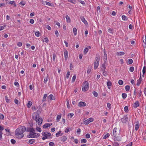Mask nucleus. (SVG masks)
I'll list each match as a JSON object with an SVG mask.
<instances>
[{
    "mask_svg": "<svg viewBox=\"0 0 146 146\" xmlns=\"http://www.w3.org/2000/svg\"><path fill=\"white\" fill-rule=\"evenodd\" d=\"M26 128L24 126H20L15 130V133L16 137L19 139H21L24 136L23 133L25 131Z\"/></svg>",
    "mask_w": 146,
    "mask_h": 146,
    "instance_id": "nucleus-1",
    "label": "nucleus"
},
{
    "mask_svg": "<svg viewBox=\"0 0 146 146\" xmlns=\"http://www.w3.org/2000/svg\"><path fill=\"white\" fill-rule=\"evenodd\" d=\"M33 118L36 121V126L37 125L40 126L41 125L42 122V118L39 117L38 114H34L33 115Z\"/></svg>",
    "mask_w": 146,
    "mask_h": 146,
    "instance_id": "nucleus-2",
    "label": "nucleus"
},
{
    "mask_svg": "<svg viewBox=\"0 0 146 146\" xmlns=\"http://www.w3.org/2000/svg\"><path fill=\"white\" fill-rule=\"evenodd\" d=\"M42 135L43 136L42 138V139L43 140H44L47 139H51L52 138L51 134L47 132H42Z\"/></svg>",
    "mask_w": 146,
    "mask_h": 146,
    "instance_id": "nucleus-3",
    "label": "nucleus"
},
{
    "mask_svg": "<svg viewBox=\"0 0 146 146\" xmlns=\"http://www.w3.org/2000/svg\"><path fill=\"white\" fill-rule=\"evenodd\" d=\"M89 88V83L87 81H85L83 84L82 90L84 92L87 91Z\"/></svg>",
    "mask_w": 146,
    "mask_h": 146,
    "instance_id": "nucleus-4",
    "label": "nucleus"
},
{
    "mask_svg": "<svg viewBox=\"0 0 146 146\" xmlns=\"http://www.w3.org/2000/svg\"><path fill=\"white\" fill-rule=\"evenodd\" d=\"M29 135L31 138H37L40 136V134L38 133H34L29 134Z\"/></svg>",
    "mask_w": 146,
    "mask_h": 146,
    "instance_id": "nucleus-5",
    "label": "nucleus"
},
{
    "mask_svg": "<svg viewBox=\"0 0 146 146\" xmlns=\"http://www.w3.org/2000/svg\"><path fill=\"white\" fill-rule=\"evenodd\" d=\"M94 121V119L93 118H90L84 121V123L86 125L89 124L91 122H92Z\"/></svg>",
    "mask_w": 146,
    "mask_h": 146,
    "instance_id": "nucleus-6",
    "label": "nucleus"
},
{
    "mask_svg": "<svg viewBox=\"0 0 146 146\" xmlns=\"http://www.w3.org/2000/svg\"><path fill=\"white\" fill-rule=\"evenodd\" d=\"M143 39V42L144 43V47L146 48V36H143V37L142 38ZM146 59L145 58V60L144 61V63L145 64L146 63Z\"/></svg>",
    "mask_w": 146,
    "mask_h": 146,
    "instance_id": "nucleus-7",
    "label": "nucleus"
},
{
    "mask_svg": "<svg viewBox=\"0 0 146 146\" xmlns=\"http://www.w3.org/2000/svg\"><path fill=\"white\" fill-rule=\"evenodd\" d=\"M86 104L85 102H80L78 103V106L81 108H82L85 106H86Z\"/></svg>",
    "mask_w": 146,
    "mask_h": 146,
    "instance_id": "nucleus-8",
    "label": "nucleus"
},
{
    "mask_svg": "<svg viewBox=\"0 0 146 146\" xmlns=\"http://www.w3.org/2000/svg\"><path fill=\"white\" fill-rule=\"evenodd\" d=\"M52 125V123H45L44 125L42 127L46 129L47 128L49 127L50 126H51Z\"/></svg>",
    "mask_w": 146,
    "mask_h": 146,
    "instance_id": "nucleus-9",
    "label": "nucleus"
},
{
    "mask_svg": "<svg viewBox=\"0 0 146 146\" xmlns=\"http://www.w3.org/2000/svg\"><path fill=\"white\" fill-rule=\"evenodd\" d=\"M128 119V117L127 116H125L123 118L121 119V121L123 123H125Z\"/></svg>",
    "mask_w": 146,
    "mask_h": 146,
    "instance_id": "nucleus-10",
    "label": "nucleus"
},
{
    "mask_svg": "<svg viewBox=\"0 0 146 146\" xmlns=\"http://www.w3.org/2000/svg\"><path fill=\"white\" fill-rule=\"evenodd\" d=\"M142 81V79L141 78V73H140V77L138 80H137V85L138 86H139L141 84V82Z\"/></svg>",
    "mask_w": 146,
    "mask_h": 146,
    "instance_id": "nucleus-11",
    "label": "nucleus"
},
{
    "mask_svg": "<svg viewBox=\"0 0 146 146\" xmlns=\"http://www.w3.org/2000/svg\"><path fill=\"white\" fill-rule=\"evenodd\" d=\"M117 128L116 127H115L113 129V135L114 137H116L117 135Z\"/></svg>",
    "mask_w": 146,
    "mask_h": 146,
    "instance_id": "nucleus-12",
    "label": "nucleus"
},
{
    "mask_svg": "<svg viewBox=\"0 0 146 146\" xmlns=\"http://www.w3.org/2000/svg\"><path fill=\"white\" fill-rule=\"evenodd\" d=\"M100 57L97 56L95 60V64H98L100 61Z\"/></svg>",
    "mask_w": 146,
    "mask_h": 146,
    "instance_id": "nucleus-13",
    "label": "nucleus"
},
{
    "mask_svg": "<svg viewBox=\"0 0 146 146\" xmlns=\"http://www.w3.org/2000/svg\"><path fill=\"white\" fill-rule=\"evenodd\" d=\"M64 56L65 57V59H67L68 57V51H67L65 49L64 50Z\"/></svg>",
    "mask_w": 146,
    "mask_h": 146,
    "instance_id": "nucleus-14",
    "label": "nucleus"
},
{
    "mask_svg": "<svg viewBox=\"0 0 146 146\" xmlns=\"http://www.w3.org/2000/svg\"><path fill=\"white\" fill-rule=\"evenodd\" d=\"M107 85L108 86V89H110V87L112 86L111 82L110 81H108L107 83Z\"/></svg>",
    "mask_w": 146,
    "mask_h": 146,
    "instance_id": "nucleus-15",
    "label": "nucleus"
},
{
    "mask_svg": "<svg viewBox=\"0 0 146 146\" xmlns=\"http://www.w3.org/2000/svg\"><path fill=\"white\" fill-rule=\"evenodd\" d=\"M48 99H49L50 100H55V98L54 97L53 95L51 94L48 97Z\"/></svg>",
    "mask_w": 146,
    "mask_h": 146,
    "instance_id": "nucleus-16",
    "label": "nucleus"
},
{
    "mask_svg": "<svg viewBox=\"0 0 146 146\" xmlns=\"http://www.w3.org/2000/svg\"><path fill=\"white\" fill-rule=\"evenodd\" d=\"M81 19L82 22H83L85 25L88 24L87 21L85 20V19L84 17H82L81 18Z\"/></svg>",
    "mask_w": 146,
    "mask_h": 146,
    "instance_id": "nucleus-17",
    "label": "nucleus"
},
{
    "mask_svg": "<svg viewBox=\"0 0 146 146\" xmlns=\"http://www.w3.org/2000/svg\"><path fill=\"white\" fill-rule=\"evenodd\" d=\"M27 131H29L30 132V134H31L32 133H34L35 131V130L33 128H30L29 130H27Z\"/></svg>",
    "mask_w": 146,
    "mask_h": 146,
    "instance_id": "nucleus-18",
    "label": "nucleus"
},
{
    "mask_svg": "<svg viewBox=\"0 0 146 146\" xmlns=\"http://www.w3.org/2000/svg\"><path fill=\"white\" fill-rule=\"evenodd\" d=\"M139 126V123L138 122L136 123L135 125V129L136 131H137L138 129Z\"/></svg>",
    "mask_w": 146,
    "mask_h": 146,
    "instance_id": "nucleus-19",
    "label": "nucleus"
},
{
    "mask_svg": "<svg viewBox=\"0 0 146 146\" xmlns=\"http://www.w3.org/2000/svg\"><path fill=\"white\" fill-rule=\"evenodd\" d=\"M139 106V102L138 101L136 102L134 105V107L135 108H137Z\"/></svg>",
    "mask_w": 146,
    "mask_h": 146,
    "instance_id": "nucleus-20",
    "label": "nucleus"
},
{
    "mask_svg": "<svg viewBox=\"0 0 146 146\" xmlns=\"http://www.w3.org/2000/svg\"><path fill=\"white\" fill-rule=\"evenodd\" d=\"M110 136V134L109 133H107L106 134L103 135V139H106L108 137Z\"/></svg>",
    "mask_w": 146,
    "mask_h": 146,
    "instance_id": "nucleus-21",
    "label": "nucleus"
},
{
    "mask_svg": "<svg viewBox=\"0 0 146 146\" xmlns=\"http://www.w3.org/2000/svg\"><path fill=\"white\" fill-rule=\"evenodd\" d=\"M77 29H76V28L74 27L73 28V33H74V35L75 36H76V35L77 34Z\"/></svg>",
    "mask_w": 146,
    "mask_h": 146,
    "instance_id": "nucleus-22",
    "label": "nucleus"
},
{
    "mask_svg": "<svg viewBox=\"0 0 146 146\" xmlns=\"http://www.w3.org/2000/svg\"><path fill=\"white\" fill-rule=\"evenodd\" d=\"M32 103L31 101H29L27 103V106L28 108H29L32 106Z\"/></svg>",
    "mask_w": 146,
    "mask_h": 146,
    "instance_id": "nucleus-23",
    "label": "nucleus"
},
{
    "mask_svg": "<svg viewBox=\"0 0 146 146\" xmlns=\"http://www.w3.org/2000/svg\"><path fill=\"white\" fill-rule=\"evenodd\" d=\"M66 22L67 23H70L71 20L70 17L68 15H66Z\"/></svg>",
    "mask_w": 146,
    "mask_h": 146,
    "instance_id": "nucleus-24",
    "label": "nucleus"
},
{
    "mask_svg": "<svg viewBox=\"0 0 146 146\" xmlns=\"http://www.w3.org/2000/svg\"><path fill=\"white\" fill-rule=\"evenodd\" d=\"M35 140L34 139H30L29 141V142L30 144H33L35 143Z\"/></svg>",
    "mask_w": 146,
    "mask_h": 146,
    "instance_id": "nucleus-25",
    "label": "nucleus"
},
{
    "mask_svg": "<svg viewBox=\"0 0 146 146\" xmlns=\"http://www.w3.org/2000/svg\"><path fill=\"white\" fill-rule=\"evenodd\" d=\"M125 53L123 52H119L117 53V55L118 56H121L124 54Z\"/></svg>",
    "mask_w": 146,
    "mask_h": 146,
    "instance_id": "nucleus-26",
    "label": "nucleus"
},
{
    "mask_svg": "<svg viewBox=\"0 0 146 146\" xmlns=\"http://www.w3.org/2000/svg\"><path fill=\"white\" fill-rule=\"evenodd\" d=\"M9 4H13L15 7L17 5L16 3L14 1H10L9 2Z\"/></svg>",
    "mask_w": 146,
    "mask_h": 146,
    "instance_id": "nucleus-27",
    "label": "nucleus"
},
{
    "mask_svg": "<svg viewBox=\"0 0 146 146\" xmlns=\"http://www.w3.org/2000/svg\"><path fill=\"white\" fill-rule=\"evenodd\" d=\"M42 4H46V5L48 6H50L51 5V3H50L46 1H43L42 2Z\"/></svg>",
    "mask_w": 146,
    "mask_h": 146,
    "instance_id": "nucleus-28",
    "label": "nucleus"
},
{
    "mask_svg": "<svg viewBox=\"0 0 146 146\" xmlns=\"http://www.w3.org/2000/svg\"><path fill=\"white\" fill-rule=\"evenodd\" d=\"M122 19L123 20L127 21L128 19V18L127 17L124 15H123L122 16Z\"/></svg>",
    "mask_w": 146,
    "mask_h": 146,
    "instance_id": "nucleus-29",
    "label": "nucleus"
},
{
    "mask_svg": "<svg viewBox=\"0 0 146 146\" xmlns=\"http://www.w3.org/2000/svg\"><path fill=\"white\" fill-rule=\"evenodd\" d=\"M67 140V137L66 136H63L62 137V141L63 142Z\"/></svg>",
    "mask_w": 146,
    "mask_h": 146,
    "instance_id": "nucleus-30",
    "label": "nucleus"
},
{
    "mask_svg": "<svg viewBox=\"0 0 146 146\" xmlns=\"http://www.w3.org/2000/svg\"><path fill=\"white\" fill-rule=\"evenodd\" d=\"M61 117V115H58L56 117V120L58 122L59 121Z\"/></svg>",
    "mask_w": 146,
    "mask_h": 146,
    "instance_id": "nucleus-31",
    "label": "nucleus"
},
{
    "mask_svg": "<svg viewBox=\"0 0 146 146\" xmlns=\"http://www.w3.org/2000/svg\"><path fill=\"white\" fill-rule=\"evenodd\" d=\"M87 140L85 139H82L81 140V143H84L87 142Z\"/></svg>",
    "mask_w": 146,
    "mask_h": 146,
    "instance_id": "nucleus-32",
    "label": "nucleus"
},
{
    "mask_svg": "<svg viewBox=\"0 0 146 146\" xmlns=\"http://www.w3.org/2000/svg\"><path fill=\"white\" fill-rule=\"evenodd\" d=\"M88 50H89V49L88 48H85L84 50V53L85 54H86L88 52Z\"/></svg>",
    "mask_w": 146,
    "mask_h": 146,
    "instance_id": "nucleus-33",
    "label": "nucleus"
},
{
    "mask_svg": "<svg viewBox=\"0 0 146 146\" xmlns=\"http://www.w3.org/2000/svg\"><path fill=\"white\" fill-rule=\"evenodd\" d=\"M125 88L126 90L127 91H128L130 88V86L128 85H127L125 86Z\"/></svg>",
    "mask_w": 146,
    "mask_h": 146,
    "instance_id": "nucleus-34",
    "label": "nucleus"
},
{
    "mask_svg": "<svg viewBox=\"0 0 146 146\" xmlns=\"http://www.w3.org/2000/svg\"><path fill=\"white\" fill-rule=\"evenodd\" d=\"M124 111L126 112L127 113L128 112V108L127 106H125L124 108Z\"/></svg>",
    "mask_w": 146,
    "mask_h": 146,
    "instance_id": "nucleus-35",
    "label": "nucleus"
},
{
    "mask_svg": "<svg viewBox=\"0 0 146 146\" xmlns=\"http://www.w3.org/2000/svg\"><path fill=\"white\" fill-rule=\"evenodd\" d=\"M127 96V94L125 93H123L122 94V97L123 99H125Z\"/></svg>",
    "mask_w": 146,
    "mask_h": 146,
    "instance_id": "nucleus-36",
    "label": "nucleus"
},
{
    "mask_svg": "<svg viewBox=\"0 0 146 146\" xmlns=\"http://www.w3.org/2000/svg\"><path fill=\"white\" fill-rule=\"evenodd\" d=\"M43 42H44L46 43H47L49 41L47 37H46L44 38V40H43Z\"/></svg>",
    "mask_w": 146,
    "mask_h": 146,
    "instance_id": "nucleus-37",
    "label": "nucleus"
},
{
    "mask_svg": "<svg viewBox=\"0 0 146 146\" xmlns=\"http://www.w3.org/2000/svg\"><path fill=\"white\" fill-rule=\"evenodd\" d=\"M66 102L67 107L68 108H70V106L69 104V101L68 99H66Z\"/></svg>",
    "mask_w": 146,
    "mask_h": 146,
    "instance_id": "nucleus-38",
    "label": "nucleus"
},
{
    "mask_svg": "<svg viewBox=\"0 0 146 146\" xmlns=\"http://www.w3.org/2000/svg\"><path fill=\"white\" fill-rule=\"evenodd\" d=\"M76 75L75 74L74 75L72 78V82H74L75 80H76Z\"/></svg>",
    "mask_w": 146,
    "mask_h": 146,
    "instance_id": "nucleus-39",
    "label": "nucleus"
},
{
    "mask_svg": "<svg viewBox=\"0 0 146 146\" xmlns=\"http://www.w3.org/2000/svg\"><path fill=\"white\" fill-rule=\"evenodd\" d=\"M146 69V68L145 66H144L143 67V70H142V72H143V75H144L145 73V72Z\"/></svg>",
    "mask_w": 146,
    "mask_h": 146,
    "instance_id": "nucleus-40",
    "label": "nucleus"
},
{
    "mask_svg": "<svg viewBox=\"0 0 146 146\" xmlns=\"http://www.w3.org/2000/svg\"><path fill=\"white\" fill-rule=\"evenodd\" d=\"M40 32L38 31H36L35 34V35L37 37H39L40 36Z\"/></svg>",
    "mask_w": 146,
    "mask_h": 146,
    "instance_id": "nucleus-41",
    "label": "nucleus"
},
{
    "mask_svg": "<svg viewBox=\"0 0 146 146\" xmlns=\"http://www.w3.org/2000/svg\"><path fill=\"white\" fill-rule=\"evenodd\" d=\"M101 68L102 71H104L105 69V64H102Z\"/></svg>",
    "mask_w": 146,
    "mask_h": 146,
    "instance_id": "nucleus-42",
    "label": "nucleus"
},
{
    "mask_svg": "<svg viewBox=\"0 0 146 146\" xmlns=\"http://www.w3.org/2000/svg\"><path fill=\"white\" fill-rule=\"evenodd\" d=\"M107 108H108V110H110L111 107V104L109 103H108L107 104Z\"/></svg>",
    "mask_w": 146,
    "mask_h": 146,
    "instance_id": "nucleus-43",
    "label": "nucleus"
},
{
    "mask_svg": "<svg viewBox=\"0 0 146 146\" xmlns=\"http://www.w3.org/2000/svg\"><path fill=\"white\" fill-rule=\"evenodd\" d=\"M48 76H47L46 77H45L44 78V83H46L47 81H48Z\"/></svg>",
    "mask_w": 146,
    "mask_h": 146,
    "instance_id": "nucleus-44",
    "label": "nucleus"
},
{
    "mask_svg": "<svg viewBox=\"0 0 146 146\" xmlns=\"http://www.w3.org/2000/svg\"><path fill=\"white\" fill-rule=\"evenodd\" d=\"M70 130V129L69 128H66L65 130V132L67 133Z\"/></svg>",
    "mask_w": 146,
    "mask_h": 146,
    "instance_id": "nucleus-45",
    "label": "nucleus"
},
{
    "mask_svg": "<svg viewBox=\"0 0 146 146\" xmlns=\"http://www.w3.org/2000/svg\"><path fill=\"white\" fill-rule=\"evenodd\" d=\"M74 114L73 113H70L68 114V115L70 117V118H71L74 115Z\"/></svg>",
    "mask_w": 146,
    "mask_h": 146,
    "instance_id": "nucleus-46",
    "label": "nucleus"
},
{
    "mask_svg": "<svg viewBox=\"0 0 146 146\" xmlns=\"http://www.w3.org/2000/svg\"><path fill=\"white\" fill-rule=\"evenodd\" d=\"M68 2L72 3L74 4H75L76 2V0H68Z\"/></svg>",
    "mask_w": 146,
    "mask_h": 146,
    "instance_id": "nucleus-47",
    "label": "nucleus"
},
{
    "mask_svg": "<svg viewBox=\"0 0 146 146\" xmlns=\"http://www.w3.org/2000/svg\"><path fill=\"white\" fill-rule=\"evenodd\" d=\"M128 62L129 64H132L133 62V60L131 59H129L128 60Z\"/></svg>",
    "mask_w": 146,
    "mask_h": 146,
    "instance_id": "nucleus-48",
    "label": "nucleus"
},
{
    "mask_svg": "<svg viewBox=\"0 0 146 146\" xmlns=\"http://www.w3.org/2000/svg\"><path fill=\"white\" fill-rule=\"evenodd\" d=\"M36 130L37 131H38L39 132H41L42 131L40 127H36Z\"/></svg>",
    "mask_w": 146,
    "mask_h": 146,
    "instance_id": "nucleus-49",
    "label": "nucleus"
},
{
    "mask_svg": "<svg viewBox=\"0 0 146 146\" xmlns=\"http://www.w3.org/2000/svg\"><path fill=\"white\" fill-rule=\"evenodd\" d=\"M93 94L95 97H97L98 96L97 92L95 91H94L93 92Z\"/></svg>",
    "mask_w": 146,
    "mask_h": 146,
    "instance_id": "nucleus-50",
    "label": "nucleus"
},
{
    "mask_svg": "<svg viewBox=\"0 0 146 146\" xmlns=\"http://www.w3.org/2000/svg\"><path fill=\"white\" fill-rule=\"evenodd\" d=\"M6 25H5L3 26H0V31H2V30H3L5 28V27H6Z\"/></svg>",
    "mask_w": 146,
    "mask_h": 146,
    "instance_id": "nucleus-51",
    "label": "nucleus"
},
{
    "mask_svg": "<svg viewBox=\"0 0 146 146\" xmlns=\"http://www.w3.org/2000/svg\"><path fill=\"white\" fill-rule=\"evenodd\" d=\"M134 70V67L132 66L130 67L129 68V71L131 72H133Z\"/></svg>",
    "mask_w": 146,
    "mask_h": 146,
    "instance_id": "nucleus-52",
    "label": "nucleus"
},
{
    "mask_svg": "<svg viewBox=\"0 0 146 146\" xmlns=\"http://www.w3.org/2000/svg\"><path fill=\"white\" fill-rule=\"evenodd\" d=\"M53 57L52 59L53 61H55V58H56V54L55 53H54L53 54Z\"/></svg>",
    "mask_w": 146,
    "mask_h": 146,
    "instance_id": "nucleus-53",
    "label": "nucleus"
},
{
    "mask_svg": "<svg viewBox=\"0 0 146 146\" xmlns=\"http://www.w3.org/2000/svg\"><path fill=\"white\" fill-rule=\"evenodd\" d=\"M104 59H105L104 61H105L106 60L107 58V56L105 52H104Z\"/></svg>",
    "mask_w": 146,
    "mask_h": 146,
    "instance_id": "nucleus-54",
    "label": "nucleus"
},
{
    "mask_svg": "<svg viewBox=\"0 0 146 146\" xmlns=\"http://www.w3.org/2000/svg\"><path fill=\"white\" fill-rule=\"evenodd\" d=\"M6 132L7 133V135H9L10 134V130L8 129H5Z\"/></svg>",
    "mask_w": 146,
    "mask_h": 146,
    "instance_id": "nucleus-55",
    "label": "nucleus"
},
{
    "mask_svg": "<svg viewBox=\"0 0 146 146\" xmlns=\"http://www.w3.org/2000/svg\"><path fill=\"white\" fill-rule=\"evenodd\" d=\"M118 84L120 85H122L123 84V81L121 80H119L118 81Z\"/></svg>",
    "mask_w": 146,
    "mask_h": 146,
    "instance_id": "nucleus-56",
    "label": "nucleus"
},
{
    "mask_svg": "<svg viewBox=\"0 0 146 146\" xmlns=\"http://www.w3.org/2000/svg\"><path fill=\"white\" fill-rule=\"evenodd\" d=\"M20 4L22 6H24L25 4V2L23 1H21Z\"/></svg>",
    "mask_w": 146,
    "mask_h": 146,
    "instance_id": "nucleus-57",
    "label": "nucleus"
},
{
    "mask_svg": "<svg viewBox=\"0 0 146 146\" xmlns=\"http://www.w3.org/2000/svg\"><path fill=\"white\" fill-rule=\"evenodd\" d=\"M70 74V72H68L66 75V78H69V76Z\"/></svg>",
    "mask_w": 146,
    "mask_h": 146,
    "instance_id": "nucleus-58",
    "label": "nucleus"
},
{
    "mask_svg": "<svg viewBox=\"0 0 146 146\" xmlns=\"http://www.w3.org/2000/svg\"><path fill=\"white\" fill-rule=\"evenodd\" d=\"M61 131H59L58 133L56 134V137H58L59 136V135L60 134Z\"/></svg>",
    "mask_w": 146,
    "mask_h": 146,
    "instance_id": "nucleus-59",
    "label": "nucleus"
},
{
    "mask_svg": "<svg viewBox=\"0 0 146 146\" xmlns=\"http://www.w3.org/2000/svg\"><path fill=\"white\" fill-rule=\"evenodd\" d=\"M14 84L16 86H17V87H18L19 86V83H18V82H15L14 83Z\"/></svg>",
    "mask_w": 146,
    "mask_h": 146,
    "instance_id": "nucleus-60",
    "label": "nucleus"
},
{
    "mask_svg": "<svg viewBox=\"0 0 146 146\" xmlns=\"http://www.w3.org/2000/svg\"><path fill=\"white\" fill-rule=\"evenodd\" d=\"M17 45L18 46L21 47L22 46V44L21 42H19L18 43Z\"/></svg>",
    "mask_w": 146,
    "mask_h": 146,
    "instance_id": "nucleus-61",
    "label": "nucleus"
},
{
    "mask_svg": "<svg viewBox=\"0 0 146 146\" xmlns=\"http://www.w3.org/2000/svg\"><path fill=\"white\" fill-rule=\"evenodd\" d=\"M90 135L89 133H87L86 135V137L87 139L90 138Z\"/></svg>",
    "mask_w": 146,
    "mask_h": 146,
    "instance_id": "nucleus-62",
    "label": "nucleus"
},
{
    "mask_svg": "<svg viewBox=\"0 0 146 146\" xmlns=\"http://www.w3.org/2000/svg\"><path fill=\"white\" fill-rule=\"evenodd\" d=\"M55 34L57 37H58L59 35V33L58 31L56 30L55 31Z\"/></svg>",
    "mask_w": 146,
    "mask_h": 146,
    "instance_id": "nucleus-63",
    "label": "nucleus"
},
{
    "mask_svg": "<svg viewBox=\"0 0 146 146\" xmlns=\"http://www.w3.org/2000/svg\"><path fill=\"white\" fill-rule=\"evenodd\" d=\"M54 143L52 142H50L49 143V145L50 146H53L54 145Z\"/></svg>",
    "mask_w": 146,
    "mask_h": 146,
    "instance_id": "nucleus-64",
    "label": "nucleus"
}]
</instances>
